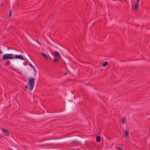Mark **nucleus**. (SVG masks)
<instances>
[{
  "mask_svg": "<svg viewBox=\"0 0 150 150\" xmlns=\"http://www.w3.org/2000/svg\"><path fill=\"white\" fill-rule=\"evenodd\" d=\"M13 54H6L2 56V60L4 61L6 60L13 59Z\"/></svg>",
  "mask_w": 150,
  "mask_h": 150,
  "instance_id": "1",
  "label": "nucleus"
},
{
  "mask_svg": "<svg viewBox=\"0 0 150 150\" xmlns=\"http://www.w3.org/2000/svg\"><path fill=\"white\" fill-rule=\"evenodd\" d=\"M28 85L30 88V90L32 91L34 85L35 79L33 78H28Z\"/></svg>",
  "mask_w": 150,
  "mask_h": 150,
  "instance_id": "2",
  "label": "nucleus"
},
{
  "mask_svg": "<svg viewBox=\"0 0 150 150\" xmlns=\"http://www.w3.org/2000/svg\"><path fill=\"white\" fill-rule=\"evenodd\" d=\"M16 59L24 60V58L21 55H16L13 56V59Z\"/></svg>",
  "mask_w": 150,
  "mask_h": 150,
  "instance_id": "3",
  "label": "nucleus"
},
{
  "mask_svg": "<svg viewBox=\"0 0 150 150\" xmlns=\"http://www.w3.org/2000/svg\"><path fill=\"white\" fill-rule=\"evenodd\" d=\"M53 56L54 58H60L59 53L57 51H55L53 53Z\"/></svg>",
  "mask_w": 150,
  "mask_h": 150,
  "instance_id": "4",
  "label": "nucleus"
},
{
  "mask_svg": "<svg viewBox=\"0 0 150 150\" xmlns=\"http://www.w3.org/2000/svg\"><path fill=\"white\" fill-rule=\"evenodd\" d=\"M2 131L5 135L6 136H9V134L8 131L6 129L4 128H2Z\"/></svg>",
  "mask_w": 150,
  "mask_h": 150,
  "instance_id": "5",
  "label": "nucleus"
},
{
  "mask_svg": "<svg viewBox=\"0 0 150 150\" xmlns=\"http://www.w3.org/2000/svg\"><path fill=\"white\" fill-rule=\"evenodd\" d=\"M139 6V3H136L135 4L134 7V10L137 9L138 7Z\"/></svg>",
  "mask_w": 150,
  "mask_h": 150,
  "instance_id": "6",
  "label": "nucleus"
},
{
  "mask_svg": "<svg viewBox=\"0 0 150 150\" xmlns=\"http://www.w3.org/2000/svg\"><path fill=\"white\" fill-rule=\"evenodd\" d=\"M100 140V137L99 136H97L96 137V141L97 142H99Z\"/></svg>",
  "mask_w": 150,
  "mask_h": 150,
  "instance_id": "7",
  "label": "nucleus"
},
{
  "mask_svg": "<svg viewBox=\"0 0 150 150\" xmlns=\"http://www.w3.org/2000/svg\"><path fill=\"white\" fill-rule=\"evenodd\" d=\"M41 54L42 56L44 57L45 58H47V55L46 54H45V53L42 52L41 53Z\"/></svg>",
  "mask_w": 150,
  "mask_h": 150,
  "instance_id": "8",
  "label": "nucleus"
},
{
  "mask_svg": "<svg viewBox=\"0 0 150 150\" xmlns=\"http://www.w3.org/2000/svg\"><path fill=\"white\" fill-rule=\"evenodd\" d=\"M108 64V62H105L103 63L102 66L103 67H105Z\"/></svg>",
  "mask_w": 150,
  "mask_h": 150,
  "instance_id": "9",
  "label": "nucleus"
},
{
  "mask_svg": "<svg viewBox=\"0 0 150 150\" xmlns=\"http://www.w3.org/2000/svg\"><path fill=\"white\" fill-rule=\"evenodd\" d=\"M128 136V132L127 130H126L125 131V137H126Z\"/></svg>",
  "mask_w": 150,
  "mask_h": 150,
  "instance_id": "10",
  "label": "nucleus"
},
{
  "mask_svg": "<svg viewBox=\"0 0 150 150\" xmlns=\"http://www.w3.org/2000/svg\"><path fill=\"white\" fill-rule=\"evenodd\" d=\"M29 65L31 66V67H32L33 68V69H34V71H35L36 70L35 68L34 67H33V65L31 64H29Z\"/></svg>",
  "mask_w": 150,
  "mask_h": 150,
  "instance_id": "11",
  "label": "nucleus"
},
{
  "mask_svg": "<svg viewBox=\"0 0 150 150\" xmlns=\"http://www.w3.org/2000/svg\"><path fill=\"white\" fill-rule=\"evenodd\" d=\"M126 121V120L125 118H124L122 121V123L123 124H124L125 123V122Z\"/></svg>",
  "mask_w": 150,
  "mask_h": 150,
  "instance_id": "12",
  "label": "nucleus"
},
{
  "mask_svg": "<svg viewBox=\"0 0 150 150\" xmlns=\"http://www.w3.org/2000/svg\"><path fill=\"white\" fill-rule=\"evenodd\" d=\"M117 149L118 150H122V149L121 147H117Z\"/></svg>",
  "mask_w": 150,
  "mask_h": 150,
  "instance_id": "13",
  "label": "nucleus"
},
{
  "mask_svg": "<svg viewBox=\"0 0 150 150\" xmlns=\"http://www.w3.org/2000/svg\"><path fill=\"white\" fill-rule=\"evenodd\" d=\"M57 59L58 58H55L54 59V62H57Z\"/></svg>",
  "mask_w": 150,
  "mask_h": 150,
  "instance_id": "14",
  "label": "nucleus"
},
{
  "mask_svg": "<svg viewBox=\"0 0 150 150\" xmlns=\"http://www.w3.org/2000/svg\"><path fill=\"white\" fill-rule=\"evenodd\" d=\"M11 16V10L10 11L9 14V16L10 17Z\"/></svg>",
  "mask_w": 150,
  "mask_h": 150,
  "instance_id": "15",
  "label": "nucleus"
},
{
  "mask_svg": "<svg viewBox=\"0 0 150 150\" xmlns=\"http://www.w3.org/2000/svg\"><path fill=\"white\" fill-rule=\"evenodd\" d=\"M10 49H13V50H16L14 49V48H10V47H8V48H7V50H9Z\"/></svg>",
  "mask_w": 150,
  "mask_h": 150,
  "instance_id": "16",
  "label": "nucleus"
},
{
  "mask_svg": "<svg viewBox=\"0 0 150 150\" xmlns=\"http://www.w3.org/2000/svg\"><path fill=\"white\" fill-rule=\"evenodd\" d=\"M140 1V0H137V3H139V2Z\"/></svg>",
  "mask_w": 150,
  "mask_h": 150,
  "instance_id": "17",
  "label": "nucleus"
},
{
  "mask_svg": "<svg viewBox=\"0 0 150 150\" xmlns=\"http://www.w3.org/2000/svg\"><path fill=\"white\" fill-rule=\"evenodd\" d=\"M28 85H26L25 86V87L26 88H28Z\"/></svg>",
  "mask_w": 150,
  "mask_h": 150,
  "instance_id": "18",
  "label": "nucleus"
},
{
  "mask_svg": "<svg viewBox=\"0 0 150 150\" xmlns=\"http://www.w3.org/2000/svg\"><path fill=\"white\" fill-rule=\"evenodd\" d=\"M66 74H66V73H65V74H64V75H66Z\"/></svg>",
  "mask_w": 150,
  "mask_h": 150,
  "instance_id": "19",
  "label": "nucleus"
},
{
  "mask_svg": "<svg viewBox=\"0 0 150 150\" xmlns=\"http://www.w3.org/2000/svg\"><path fill=\"white\" fill-rule=\"evenodd\" d=\"M38 43H39V44H40V43H39V42H38Z\"/></svg>",
  "mask_w": 150,
  "mask_h": 150,
  "instance_id": "20",
  "label": "nucleus"
}]
</instances>
